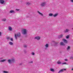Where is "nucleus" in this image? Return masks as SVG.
I'll use <instances>...</instances> for the list:
<instances>
[{
    "label": "nucleus",
    "mask_w": 73,
    "mask_h": 73,
    "mask_svg": "<svg viewBox=\"0 0 73 73\" xmlns=\"http://www.w3.org/2000/svg\"><path fill=\"white\" fill-rule=\"evenodd\" d=\"M6 61V60L3 59V60H0V62H4V61Z\"/></svg>",
    "instance_id": "20"
},
{
    "label": "nucleus",
    "mask_w": 73,
    "mask_h": 73,
    "mask_svg": "<svg viewBox=\"0 0 73 73\" xmlns=\"http://www.w3.org/2000/svg\"><path fill=\"white\" fill-rule=\"evenodd\" d=\"M26 17H27V18H29V16H27Z\"/></svg>",
    "instance_id": "40"
},
{
    "label": "nucleus",
    "mask_w": 73,
    "mask_h": 73,
    "mask_svg": "<svg viewBox=\"0 0 73 73\" xmlns=\"http://www.w3.org/2000/svg\"><path fill=\"white\" fill-rule=\"evenodd\" d=\"M63 41H64V42L65 43H67V42H68V41L67 40L65 39H63Z\"/></svg>",
    "instance_id": "15"
},
{
    "label": "nucleus",
    "mask_w": 73,
    "mask_h": 73,
    "mask_svg": "<svg viewBox=\"0 0 73 73\" xmlns=\"http://www.w3.org/2000/svg\"><path fill=\"white\" fill-rule=\"evenodd\" d=\"M70 48V47L69 46H68L67 48V50H69Z\"/></svg>",
    "instance_id": "17"
},
{
    "label": "nucleus",
    "mask_w": 73,
    "mask_h": 73,
    "mask_svg": "<svg viewBox=\"0 0 73 73\" xmlns=\"http://www.w3.org/2000/svg\"><path fill=\"white\" fill-rule=\"evenodd\" d=\"M9 44H10V45H13V43H12L11 42H9Z\"/></svg>",
    "instance_id": "21"
},
{
    "label": "nucleus",
    "mask_w": 73,
    "mask_h": 73,
    "mask_svg": "<svg viewBox=\"0 0 73 73\" xmlns=\"http://www.w3.org/2000/svg\"><path fill=\"white\" fill-rule=\"evenodd\" d=\"M24 53H27V51L26 50H24Z\"/></svg>",
    "instance_id": "28"
},
{
    "label": "nucleus",
    "mask_w": 73,
    "mask_h": 73,
    "mask_svg": "<svg viewBox=\"0 0 73 73\" xmlns=\"http://www.w3.org/2000/svg\"><path fill=\"white\" fill-rule=\"evenodd\" d=\"M57 64H61V62H60L59 61V62H57Z\"/></svg>",
    "instance_id": "27"
},
{
    "label": "nucleus",
    "mask_w": 73,
    "mask_h": 73,
    "mask_svg": "<svg viewBox=\"0 0 73 73\" xmlns=\"http://www.w3.org/2000/svg\"><path fill=\"white\" fill-rule=\"evenodd\" d=\"M16 11H19V10H19V9H16Z\"/></svg>",
    "instance_id": "38"
},
{
    "label": "nucleus",
    "mask_w": 73,
    "mask_h": 73,
    "mask_svg": "<svg viewBox=\"0 0 73 73\" xmlns=\"http://www.w3.org/2000/svg\"><path fill=\"white\" fill-rule=\"evenodd\" d=\"M10 40L11 41H13V38H10Z\"/></svg>",
    "instance_id": "30"
},
{
    "label": "nucleus",
    "mask_w": 73,
    "mask_h": 73,
    "mask_svg": "<svg viewBox=\"0 0 73 73\" xmlns=\"http://www.w3.org/2000/svg\"><path fill=\"white\" fill-rule=\"evenodd\" d=\"M60 45H63V46H65V44L63 42H60Z\"/></svg>",
    "instance_id": "10"
},
{
    "label": "nucleus",
    "mask_w": 73,
    "mask_h": 73,
    "mask_svg": "<svg viewBox=\"0 0 73 73\" xmlns=\"http://www.w3.org/2000/svg\"><path fill=\"white\" fill-rule=\"evenodd\" d=\"M37 13L39 15H41V16H44V15H43V14H42V13H41L40 12H39V11H37Z\"/></svg>",
    "instance_id": "8"
},
{
    "label": "nucleus",
    "mask_w": 73,
    "mask_h": 73,
    "mask_svg": "<svg viewBox=\"0 0 73 73\" xmlns=\"http://www.w3.org/2000/svg\"><path fill=\"white\" fill-rule=\"evenodd\" d=\"M64 61H68V60L67 59H64Z\"/></svg>",
    "instance_id": "35"
},
{
    "label": "nucleus",
    "mask_w": 73,
    "mask_h": 73,
    "mask_svg": "<svg viewBox=\"0 0 73 73\" xmlns=\"http://www.w3.org/2000/svg\"><path fill=\"white\" fill-rule=\"evenodd\" d=\"M30 4H31V3L29 2L27 3H26V5H30Z\"/></svg>",
    "instance_id": "24"
},
{
    "label": "nucleus",
    "mask_w": 73,
    "mask_h": 73,
    "mask_svg": "<svg viewBox=\"0 0 73 73\" xmlns=\"http://www.w3.org/2000/svg\"><path fill=\"white\" fill-rule=\"evenodd\" d=\"M31 54H32V55H35V53L33 52L31 53Z\"/></svg>",
    "instance_id": "33"
},
{
    "label": "nucleus",
    "mask_w": 73,
    "mask_h": 73,
    "mask_svg": "<svg viewBox=\"0 0 73 73\" xmlns=\"http://www.w3.org/2000/svg\"><path fill=\"white\" fill-rule=\"evenodd\" d=\"M53 42H54V46H58V42H57L53 40L52 41Z\"/></svg>",
    "instance_id": "3"
},
{
    "label": "nucleus",
    "mask_w": 73,
    "mask_h": 73,
    "mask_svg": "<svg viewBox=\"0 0 73 73\" xmlns=\"http://www.w3.org/2000/svg\"><path fill=\"white\" fill-rule=\"evenodd\" d=\"M62 37H63V35H62V34H61V35L59 36L58 38H62Z\"/></svg>",
    "instance_id": "13"
},
{
    "label": "nucleus",
    "mask_w": 73,
    "mask_h": 73,
    "mask_svg": "<svg viewBox=\"0 0 73 73\" xmlns=\"http://www.w3.org/2000/svg\"><path fill=\"white\" fill-rule=\"evenodd\" d=\"M6 19L4 18L2 19V21H6Z\"/></svg>",
    "instance_id": "22"
},
{
    "label": "nucleus",
    "mask_w": 73,
    "mask_h": 73,
    "mask_svg": "<svg viewBox=\"0 0 73 73\" xmlns=\"http://www.w3.org/2000/svg\"><path fill=\"white\" fill-rule=\"evenodd\" d=\"M24 48H27V45H25L24 46Z\"/></svg>",
    "instance_id": "32"
},
{
    "label": "nucleus",
    "mask_w": 73,
    "mask_h": 73,
    "mask_svg": "<svg viewBox=\"0 0 73 73\" xmlns=\"http://www.w3.org/2000/svg\"><path fill=\"white\" fill-rule=\"evenodd\" d=\"M62 64H66V65H68V64L66 63V62H65L63 63Z\"/></svg>",
    "instance_id": "34"
},
{
    "label": "nucleus",
    "mask_w": 73,
    "mask_h": 73,
    "mask_svg": "<svg viewBox=\"0 0 73 73\" xmlns=\"http://www.w3.org/2000/svg\"><path fill=\"white\" fill-rule=\"evenodd\" d=\"M7 40H10V37H7Z\"/></svg>",
    "instance_id": "26"
},
{
    "label": "nucleus",
    "mask_w": 73,
    "mask_h": 73,
    "mask_svg": "<svg viewBox=\"0 0 73 73\" xmlns=\"http://www.w3.org/2000/svg\"><path fill=\"white\" fill-rule=\"evenodd\" d=\"M12 29L11 27H9V31H12Z\"/></svg>",
    "instance_id": "19"
},
{
    "label": "nucleus",
    "mask_w": 73,
    "mask_h": 73,
    "mask_svg": "<svg viewBox=\"0 0 73 73\" xmlns=\"http://www.w3.org/2000/svg\"><path fill=\"white\" fill-rule=\"evenodd\" d=\"M49 46V45H48V44H46V45H45V47H46V48H48V46Z\"/></svg>",
    "instance_id": "23"
},
{
    "label": "nucleus",
    "mask_w": 73,
    "mask_h": 73,
    "mask_svg": "<svg viewBox=\"0 0 73 73\" xmlns=\"http://www.w3.org/2000/svg\"><path fill=\"white\" fill-rule=\"evenodd\" d=\"M45 4H46L45 2H43L41 4L40 6L42 7H44L45 5Z\"/></svg>",
    "instance_id": "6"
},
{
    "label": "nucleus",
    "mask_w": 73,
    "mask_h": 73,
    "mask_svg": "<svg viewBox=\"0 0 73 73\" xmlns=\"http://www.w3.org/2000/svg\"><path fill=\"white\" fill-rule=\"evenodd\" d=\"M21 36V34L20 33H17L16 34H15V39H17V37H20Z\"/></svg>",
    "instance_id": "2"
},
{
    "label": "nucleus",
    "mask_w": 73,
    "mask_h": 73,
    "mask_svg": "<svg viewBox=\"0 0 73 73\" xmlns=\"http://www.w3.org/2000/svg\"><path fill=\"white\" fill-rule=\"evenodd\" d=\"M15 60L14 59H9L7 60V62H8L9 64H12L13 62H15Z\"/></svg>",
    "instance_id": "1"
},
{
    "label": "nucleus",
    "mask_w": 73,
    "mask_h": 73,
    "mask_svg": "<svg viewBox=\"0 0 73 73\" xmlns=\"http://www.w3.org/2000/svg\"><path fill=\"white\" fill-rule=\"evenodd\" d=\"M49 16H53V14L52 13H50L49 14Z\"/></svg>",
    "instance_id": "18"
},
{
    "label": "nucleus",
    "mask_w": 73,
    "mask_h": 73,
    "mask_svg": "<svg viewBox=\"0 0 73 73\" xmlns=\"http://www.w3.org/2000/svg\"><path fill=\"white\" fill-rule=\"evenodd\" d=\"M3 73H8V71H3Z\"/></svg>",
    "instance_id": "31"
},
{
    "label": "nucleus",
    "mask_w": 73,
    "mask_h": 73,
    "mask_svg": "<svg viewBox=\"0 0 73 73\" xmlns=\"http://www.w3.org/2000/svg\"><path fill=\"white\" fill-rule=\"evenodd\" d=\"M10 13H15V11H14L11 10L10 11Z\"/></svg>",
    "instance_id": "14"
},
{
    "label": "nucleus",
    "mask_w": 73,
    "mask_h": 73,
    "mask_svg": "<svg viewBox=\"0 0 73 73\" xmlns=\"http://www.w3.org/2000/svg\"><path fill=\"white\" fill-rule=\"evenodd\" d=\"M50 70L51 71V72H54V69L53 68H51L50 69Z\"/></svg>",
    "instance_id": "16"
},
{
    "label": "nucleus",
    "mask_w": 73,
    "mask_h": 73,
    "mask_svg": "<svg viewBox=\"0 0 73 73\" xmlns=\"http://www.w3.org/2000/svg\"><path fill=\"white\" fill-rule=\"evenodd\" d=\"M66 69H63L60 70L58 72V73H60V72H63L64 71L66 70Z\"/></svg>",
    "instance_id": "5"
},
{
    "label": "nucleus",
    "mask_w": 73,
    "mask_h": 73,
    "mask_svg": "<svg viewBox=\"0 0 73 73\" xmlns=\"http://www.w3.org/2000/svg\"><path fill=\"white\" fill-rule=\"evenodd\" d=\"M69 38V35L67 36H66V38L68 39Z\"/></svg>",
    "instance_id": "29"
},
{
    "label": "nucleus",
    "mask_w": 73,
    "mask_h": 73,
    "mask_svg": "<svg viewBox=\"0 0 73 73\" xmlns=\"http://www.w3.org/2000/svg\"><path fill=\"white\" fill-rule=\"evenodd\" d=\"M35 39H36V40H39L40 39V38L39 36L35 37Z\"/></svg>",
    "instance_id": "7"
},
{
    "label": "nucleus",
    "mask_w": 73,
    "mask_h": 73,
    "mask_svg": "<svg viewBox=\"0 0 73 73\" xmlns=\"http://www.w3.org/2000/svg\"><path fill=\"white\" fill-rule=\"evenodd\" d=\"M70 1L72 2V3H73V0H70Z\"/></svg>",
    "instance_id": "36"
},
{
    "label": "nucleus",
    "mask_w": 73,
    "mask_h": 73,
    "mask_svg": "<svg viewBox=\"0 0 73 73\" xmlns=\"http://www.w3.org/2000/svg\"><path fill=\"white\" fill-rule=\"evenodd\" d=\"M22 33L23 35H26L27 33V30L25 29H23Z\"/></svg>",
    "instance_id": "4"
},
{
    "label": "nucleus",
    "mask_w": 73,
    "mask_h": 73,
    "mask_svg": "<svg viewBox=\"0 0 73 73\" xmlns=\"http://www.w3.org/2000/svg\"><path fill=\"white\" fill-rule=\"evenodd\" d=\"M0 3L3 4L4 3V0H0Z\"/></svg>",
    "instance_id": "9"
},
{
    "label": "nucleus",
    "mask_w": 73,
    "mask_h": 73,
    "mask_svg": "<svg viewBox=\"0 0 73 73\" xmlns=\"http://www.w3.org/2000/svg\"><path fill=\"white\" fill-rule=\"evenodd\" d=\"M22 64H23L22 63H21L19 64V65H22Z\"/></svg>",
    "instance_id": "37"
},
{
    "label": "nucleus",
    "mask_w": 73,
    "mask_h": 73,
    "mask_svg": "<svg viewBox=\"0 0 73 73\" xmlns=\"http://www.w3.org/2000/svg\"><path fill=\"white\" fill-rule=\"evenodd\" d=\"M58 14L56 13V14H54V15H53V16L54 17H56V16H58Z\"/></svg>",
    "instance_id": "12"
},
{
    "label": "nucleus",
    "mask_w": 73,
    "mask_h": 73,
    "mask_svg": "<svg viewBox=\"0 0 73 73\" xmlns=\"http://www.w3.org/2000/svg\"><path fill=\"white\" fill-rule=\"evenodd\" d=\"M1 35V32H0V36Z\"/></svg>",
    "instance_id": "39"
},
{
    "label": "nucleus",
    "mask_w": 73,
    "mask_h": 73,
    "mask_svg": "<svg viewBox=\"0 0 73 73\" xmlns=\"http://www.w3.org/2000/svg\"><path fill=\"white\" fill-rule=\"evenodd\" d=\"M69 31V30L68 29H66L64 31V32L65 33H66L67 32H68Z\"/></svg>",
    "instance_id": "11"
},
{
    "label": "nucleus",
    "mask_w": 73,
    "mask_h": 73,
    "mask_svg": "<svg viewBox=\"0 0 73 73\" xmlns=\"http://www.w3.org/2000/svg\"><path fill=\"white\" fill-rule=\"evenodd\" d=\"M72 70H73V68L72 69Z\"/></svg>",
    "instance_id": "41"
},
{
    "label": "nucleus",
    "mask_w": 73,
    "mask_h": 73,
    "mask_svg": "<svg viewBox=\"0 0 73 73\" xmlns=\"http://www.w3.org/2000/svg\"><path fill=\"white\" fill-rule=\"evenodd\" d=\"M29 64H31L32 63V64H33V61H29Z\"/></svg>",
    "instance_id": "25"
},
{
    "label": "nucleus",
    "mask_w": 73,
    "mask_h": 73,
    "mask_svg": "<svg viewBox=\"0 0 73 73\" xmlns=\"http://www.w3.org/2000/svg\"><path fill=\"white\" fill-rule=\"evenodd\" d=\"M46 48H45V50H46Z\"/></svg>",
    "instance_id": "42"
}]
</instances>
